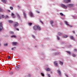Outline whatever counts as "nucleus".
Instances as JSON below:
<instances>
[{
    "instance_id": "nucleus-1",
    "label": "nucleus",
    "mask_w": 77,
    "mask_h": 77,
    "mask_svg": "<svg viewBox=\"0 0 77 77\" xmlns=\"http://www.w3.org/2000/svg\"><path fill=\"white\" fill-rule=\"evenodd\" d=\"M15 69L16 70H20L21 67L20 66H18L16 67Z\"/></svg>"
},
{
    "instance_id": "nucleus-2",
    "label": "nucleus",
    "mask_w": 77,
    "mask_h": 77,
    "mask_svg": "<svg viewBox=\"0 0 77 77\" xmlns=\"http://www.w3.org/2000/svg\"><path fill=\"white\" fill-rule=\"evenodd\" d=\"M14 27H17L18 26V23L17 22H14Z\"/></svg>"
},
{
    "instance_id": "nucleus-3",
    "label": "nucleus",
    "mask_w": 77,
    "mask_h": 77,
    "mask_svg": "<svg viewBox=\"0 0 77 77\" xmlns=\"http://www.w3.org/2000/svg\"><path fill=\"white\" fill-rule=\"evenodd\" d=\"M37 25H34L33 26V29L34 30H37Z\"/></svg>"
},
{
    "instance_id": "nucleus-4",
    "label": "nucleus",
    "mask_w": 77,
    "mask_h": 77,
    "mask_svg": "<svg viewBox=\"0 0 77 77\" xmlns=\"http://www.w3.org/2000/svg\"><path fill=\"white\" fill-rule=\"evenodd\" d=\"M2 22H0V32H1V31H2V30L3 29V26H2Z\"/></svg>"
},
{
    "instance_id": "nucleus-5",
    "label": "nucleus",
    "mask_w": 77,
    "mask_h": 77,
    "mask_svg": "<svg viewBox=\"0 0 77 77\" xmlns=\"http://www.w3.org/2000/svg\"><path fill=\"white\" fill-rule=\"evenodd\" d=\"M54 63L56 66H58V63H57V61H55L54 62Z\"/></svg>"
},
{
    "instance_id": "nucleus-6",
    "label": "nucleus",
    "mask_w": 77,
    "mask_h": 77,
    "mask_svg": "<svg viewBox=\"0 0 77 77\" xmlns=\"http://www.w3.org/2000/svg\"><path fill=\"white\" fill-rule=\"evenodd\" d=\"M23 17L24 18H27V16H26V13L25 12L23 11Z\"/></svg>"
},
{
    "instance_id": "nucleus-7",
    "label": "nucleus",
    "mask_w": 77,
    "mask_h": 77,
    "mask_svg": "<svg viewBox=\"0 0 77 77\" xmlns=\"http://www.w3.org/2000/svg\"><path fill=\"white\" fill-rule=\"evenodd\" d=\"M29 15H30L31 17H33V13L31 11L30 12Z\"/></svg>"
},
{
    "instance_id": "nucleus-8",
    "label": "nucleus",
    "mask_w": 77,
    "mask_h": 77,
    "mask_svg": "<svg viewBox=\"0 0 77 77\" xmlns=\"http://www.w3.org/2000/svg\"><path fill=\"white\" fill-rule=\"evenodd\" d=\"M64 2L66 3H68L69 2H71V0H64Z\"/></svg>"
},
{
    "instance_id": "nucleus-9",
    "label": "nucleus",
    "mask_w": 77,
    "mask_h": 77,
    "mask_svg": "<svg viewBox=\"0 0 77 77\" xmlns=\"http://www.w3.org/2000/svg\"><path fill=\"white\" fill-rule=\"evenodd\" d=\"M65 22L66 25H67V26H69V27H72V26H70V25L68 24V22H67V21H65Z\"/></svg>"
},
{
    "instance_id": "nucleus-10",
    "label": "nucleus",
    "mask_w": 77,
    "mask_h": 77,
    "mask_svg": "<svg viewBox=\"0 0 77 77\" xmlns=\"http://www.w3.org/2000/svg\"><path fill=\"white\" fill-rule=\"evenodd\" d=\"M57 71L58 72V74L60 75V76H61L62 75H61V72H60V71L59 70H57Z\"/></svg>"
},
{
    "instance_id": "nucleus-11",
    "label": "nucleus",
    "mask_w": 77,
    "mask_h": 77,
    "mask_svg": "<svg viewBox=\"0 0 77 77\" xmlns=\"http://www.w3.org/2000/svg\"><path fill=\"white\" fill-rule=\"evenodd\" d=\"M61 6L63 7V8H67V7H66V6H65V5L63 4H61Z\"/></svg>"
},
{
    "instance_id": "nucleus-12",
    "label": "nucleus",
    "mask_w": 77,
    "mask_h": 77,
    "mask_svg": "<svg viewBox=\"0 0 77 77\" xmlns=\"http://www.w3.org/2000/svg\"><path fill=\"white\" fill-rule=\"evenodd\" d=\"M37 30H41V28L40 26H37Z\"/></svg>"
},
{
    "instance_id": "nucleus-13",
    "label": "nucleus",
    "mask_w": 77,
    "mask_h": 77,
    "mask_svg": "<svg viewBox=\"0 0 77 77\" xmlns=\"http://www.w3.org/2000/svg\"><path fill=\"white\" fill-rule=\"evenodd\" d=\"M74 6V4H69L68 5V6L69 7H72Z\"/></svg>"
},
{
    "instance_id": "nucleus-14",
    "label": "nucleus",
    "mask_w": 77,
    "mask_h": 77,
    "mask_svg": "<svg viewBox=\"0 0 77 77\" xmlns=\"http://www.w3.org/2000/svg\"><path fill=\"white\" fill-rule=\"evenodd\" d=\"M17 17L19 20H21V17H20V16L18 14H17Z\"/></svg>"
},
{
    "instance_id": "nucleus-15",
    "label": "nucleus",
    "mask_w": 77,
    "mask_h": 77,
    "mask_svg": "<svg viewBox=\"0 0 77 77\" xmlns=\"http://www.w3.org/2000/svg\"><path fill=\"white\" fill-rule=\"evenodd\" d=\"M12 44L14 45H17V42H13Z\"/></svg>"
},
{
    "instance_id": "nucleus-16",
    "label": "nucleus",
    "mask_w": 77,
    "mask_h": 77,
    "mask_svg": "<svg viewBox=\"0 0 77 77\" xmlns=\"http://www.w3.org/2000/svg\"><path fill=\"white\" fill-rule=\"evenodd\" d=\"M2 0V1L3 3H5V4H6V2H8L7 0Z\"/></svg>"
},
{
    "instance_id": "nucleus-17",
    "label": "nucleus",
    "mask_w": 77,
    "mask_h": 77,
    "mask_svg": "<svg viewBox=\"0 0 77 77\" xmlns=\"http://www.w3.org/2000/svg\"><path fill=\"white\" fill-rule=\"evenodd\" d=\"M70 39H73V40H75V38H74V37H73V36H70Z\"/></svg>"
},
{
    "instance_id": "nucleus-18",
    "label": "nucleus",
    "mask_w": 77,
    "mask_h": 77,
    "mask_svg": "<svg viewBox=\"0 0 77 77\" xmlns=\"http://www.w3.org/2000/svg\"><path fill=\"white\" fill-rule=\"evenodd\" d=\"M66 52L69 54V55H71V52L69 51H66Z\"/></svg>"
},
{
    "instance_id": "nucleus-19",
    "label": "nucleus",
    "mask_w": 77,
    "mask_h": 77,
    "mask_svg": "<svg viewBox=\"0 0 77 77\" xmlns=\"http://www.w3.org/2000/svg\"><path fill=\"white\" fill-rule=\"evenodd\" d=\"M46 70L47 71H50L51 69H50L49 68H47Z\"/></svg>"
},
{
    "instance_id": "nucleus-20",
    "label": "nucleus",
    "mask_w": 77,
    "mask_h": 77,
    "mask_svg": "<svg viewBox=\"0 0 77 77\" xmlns=\"http://www.w3.org/2000/svg\"><path fill=\"white\" fill-rule=\"evenodd\" d=\"M11 38H16V35H12L11 36Z\"/></svg>"
},
{
    "instance_id": "nucleus-21",
    "label": "nucleus",
    "mask_w": 77,
    "mask_h": 77,
    "mask_svg": "<svg viewBox=\"0 0 77 77\" xmlns=\"http://www.w3.org/2000/svg\"><path fill=\"white\" fill-rule=\"evenodd\" d=\"M28 24L29 26H31L32 25V23H28Z\"/></svg>"
},
{
    "instance_id": "nucleus-22",
    "label": "nucleus",
    "mask_w": 77,
    "mask_h": 77,
    "mask_svg": "<svg viewBox=\"0 0 77 77\" xmlns=\"http://www.w3.org/2000/svg\"><path fill=\"white\" fill-rule=\"evenodd\" d=\"M63 38H67L68 37V35H64L63 36Z\"/></svg>"
},
{
    "instance_id": "nucleus-23",
    "label": "nucleus",
    "mask_w": 77,
    "mask_h": 77,
    "mask_svg": "<svg viewBox=\"0 0 77 77\" xmlns=\"http://www.w3.org/2000/svg\"><path fill=\"white\" fill-rule=\"evenodd\" d=\"M58 34L59 36H61V35H62V34L60 32H58Z\"/></svg>"
},
{
    "instance_id": "nucleus-24",
    "label": "nucleus",
    "mask_w": 77,
    "mask_h": 77,
    "mask_svg": "<svg viewBox=\"0 0 77 77\" xmlns=\"http://www.w3.org/2000/svg\"><path fill=\"white\" fill-rule=\"evenodd\" d=\"M9 23H11V24H12L13 23V21L11 20H9Z\"/></svg>"
},
{
    "instance_id": "nucleus-25",
    "label": "nucleus",
    "mask_w": 77,
    "mask_h": 77,
    "mask_svg": "<svg viewBox=\"0 0 77 77\" xmlns=\"http://www.w3.org/2000/svg\"><path fill=\"white\" fill-rule=\"evenodd\" d=\"M10 34H11V35H13V34H14V32L12 31H10Z\"/></svg>"
},
{
    "instance_id": "nucleus-26",
    "label": "nucleus",
    "mask_w": 77,
    "mask_h": 77,
    "mask_svg": "<svg viewBox=\"0 0 77 77\" xmlns=\"http://www.w3.org/2000/svg\"><path fill=\"white\" fill-rule=\"evenodd\" d=\"M60 65H63V62H62L61 61H60Z\"/></svg>"
},
{
    "instance_id": "nucleus-27",
    "label": "nucleus",
    "mask_w": 77,
    "mask_h": 77,
    "mask_svg": "<svg viewBox=\"0 0 77 77\" xmlns=\"http://www.w3.org/2000/svg\"><path fill=\"white\" fill-rule=\"evenodd\" d=\"M4 46H7V45H8V43H4Z\"/></svg>"
},
{
    "instance_id": "nucleus-28",
    "label": "nucleus",
    "mask_w": 77,
    "mask_h": 77,
    "mask_svg": "<svg viewBox=\"0 0 77 77\" xmlns=\"http://www.w3.org/2000/svg\"><path fill=\"white\" fill-rule=\"evenodd\" d=\"M57 39L58 40H59V39H60V38L58 36H57Z\"/></svg>"
},
{
    "instance_id": "nucleus-29",
    "label": "nucleus",
    "mask_w": 77,
    "mask_h": 77,
    "mask_svg": "<svg viewBox=\"0 0 77 77\" xmlns=\"http://www.w3.org/2000/svg\"><path fill=\"white\" fill-rule=\"evenodd\" d=\"M10 9L11 10H14V8H13L12 7H10Z\"/></svg>"
},
{
    "instance_id": "nucleus-30",
    "label": "nucleus",
    "mask_w": 77,
    "mask_h": 77,
    "mask_svg": "<svg viewBox=\"0 0 77 77\" xmlns=\"http://www.w3.org/2000/svg\"><path fill=\"white\" fill-rule=\"evenodd\" d=\"M41 74L43 76V77H44L45 75H44V73H41Z\"/></svg>"
},
{
    "instance_id": "nucleus-31",
    "label": "nucleus",
    "mask_w": 77,
    "mask_h": 77,
    "mask_svg": "<svg viewBox=\"0 0 77 77\" xmlns=\"http://www.w3.org/2000/svg\"><path fill=\"white\" fill-rule=\"evenodd\" d=\"M9 74H14V73L13 72H9Z\"/></svg>"
},
{
    "instance_id": "nucleus-32",
    "label": "nucleus",
    "mask_w": 77,
    "mask_h": 77,
    "mask_svg": "<svg viewBox=\"0 0 77 77\" xmlns=\"http://www.w3.org/2000/svg\"><path fill=\"white\" fill-rule=\"evenodd\" d=\"M51 25H53V21L51 20Z\"/></svg>"
},
{
    "instance_id": "nucleus-33",
    "label": "nucleus",
    "mask_w": 77,
    "mask_h": 77,
    "mask_svg": "<svg viewBox=\"0 0 77 77\" xmlns=\"http://www.w3.org/2000/svg\"><path fill=\"white\" fill-rule=\"evenodd\" d=\"M60 15H61V16H63V14L62 13H60Z\"/></svg>"
},
{
    "instance_id": "nucleus-34",
    "label": "nucleus",
    "mask_w": 77,
    "mask_h": 77,
    "mask_svg": "<svg viewBox=\"0 0 77 77\" xmlns=\"http://www.w3.org/2000/svg\"><path fill=\"white\" fill-rule=\"evenodd\" d=\"M32 37L33 38H34V39H35V37L33 35H32Z\"/></svg>"
},
{
    "instance_id": "nucleus-35",
    "label": "nucleus",
    "mask_w": 77,
    "mask_h": 77,
    "mask_svg": "<svg viewBox=\"0 0 77 77\" xmlns=\"http://www.w3.org/2000/svg\"><path fill=\"white\" fill-rule=\"evenodd\" d=\"M28 76L29 77H30L31 76H32V75L30 74L29 73L28 74Z\"/></svg>"
},
{
    "instance_id": "nucleus-36",
    "label": "nucleus",
    "mask_w": 77,
    "mask_h": 77,
    "mask_svg": "<svg viewBox=\"0 0 77 77\" xmlns=\"http://www.w3.org/2000/svg\"><path fill=\"white\" fill-rule=\"evenodd\" d=\"M72 56H73V57H75V55L74 54H72Z\"/></svg>"
},
{
    "instance_id": "nucleus-37",
    "label": "nucleus",
    "mask_w": 77,
    "mask_h": 77,
    "mask_svg": "<svg viewBox=\"0 0 77 77\" xmlns=\"http://www.w3.org/2000/svg\"><path fill=\"white\" fill-rule=\"evenodd\" d=\"M1 16L3 18H5V16L3 15H1Z\"/></svg>"
},
{
    "instance_id": "nucleus-38",
    "label": "nucleus",
    "mask_w": 77,
    "mask_h": 77,
    "mask_svg": "<svg viewBox=\"0 0 77 77\" xmlns=\"http://www.w3.org/2000/svg\"><path fill=\"white\" fill-rule=\"evenodd\" d=\"M11 15V16H14V13H12Z\"/></svg>"
},
{
    "instance_id": "nucleus-39",
    "label": "nucleus",
    "mask_w": 77,
    "mask_h": 77,
    "mask_svg": "<svg viewBox=\"0 0 77 77\" xmlns=\"http://www.w3.org/2000/svg\"><path fill=\"white\" fill-rule=\"evenodd\" d=\"M40 23H42V24H44V23H43L42 21H41V20L40 21Z\"/></svg>"
},
{
    "instance_id": "nucleus-40",
    "label": "nucleus",
    "mask_w": 77,
    "mask_h": 77,
    "mask_svg": "<svg viewBox=\"0 0 77 77\" xmlns=\"http://www.w3.org/2000/svg\"><path fill=\"white\" fill-rule=\"evenodd\" d=\"M16 30H17V31H19V30H20L19 29L17 28L16 29Z\"/></svg>"
},
{
    "instance_id": "nucleus-41",
    "label": "nucleus",
    "mask_w": 77,
    "mask_h": 77,
    "mask_svg": "<svg viewBox=\"0 0 77 77\" xmlns=\"http://www.w3.org/2000/svg\"><path fill=\"white\" fill-rule=\"evenodd\" d=\"M8 59H11V56H9L8 57Z\"/></svg>"
},
{
    "instance_id": "nucleus-42",
    "label": "nucleus",
    "mask_w": 77,
    "mask_h": 77,
    "mask_svg": "<svg viewBox=\"0 0 77 77\" xmlns=\"http://www.w3.org/2000/svg\"><path fill=\"white\" fill-rule=\"evenodd\" d=\"M36 12H37V13H38V14H39V12L38 11H36Z\"/></svg>"
},
{
    "instance_id": "nucleus-43",
    "label": "nucleus",
    "mask_w": 77,
    "mask_h": 77,
    "mask_svg": "<svg viewBox=\"0 0 77 77\" xmlns=\"http://www.w3.org/2000/svg\"><path fill=\"white\" fill-rule=\"evenodd\" d=\"M0 12H2V10L1 8H0Z\"/></svg>"
},
{
    "instance_id": "nucleus-44",
    "label": "nucleus",
    "mask_w": 77,
    "mask_h": 77,
    "mask_svg": "<svg viewBox=\"0 0 77 77\" xmlns=\"http://www.w3.org/2000/svg\"><path fill=\"white\" fill-rule=\"evenodd\" d=\"M64 43H65V42H62L61 44H64Z\"/></svg>"
},
{
    "instance_id": "nucleus-45",
    "label": "nucleus",
    "mask_w": 77,
    "mask_h": 77,
    "mask_svg": "<svg viewBox=\"0 0 77 77\" xmlns=\"http://www.w3.org/2000/svg\"><path fill=\"white\" fill-rule=\"evenodd\" d=\"M74 51H77V49H74Z\"/></svg>"
},
{
    "instance_id": "nucleus-46",
    "label": "nucleus",
    "mask_w": 77,
    "mask_h": 77,
    "mask_svg": "<svg viewBox=\"0 0 77 77\" xmlns=\"http://www.w3.org/2000/svg\"><path fill=\"white\" fill-rule=\"evenodd\" d=\"M48 75L49 77H50V75L48 74Z\"/></svg>"
},
{
    "instance_id": "nucleus-47",
    "label": "nucleus",
    "mask_w": 77,
    "mask_h": 77,
    "mask_svg": "<svg viewBox=\"0 0 77 77\" xmlns=\"http://www.w3.org/2000/svg\"><path fill=\"white\" fill-rule=\"evenodd\" d=\"M6 18H8V15H6L5 16Z\"/></svg>"
},
{
    "instance_id": "nucleus-48",
    "label": "nucleus",
    "mask_w": 77,
    "mask_h": 77,
    "mask_svg": "<svg viewBox=\"0 0 77 77\" xmlns=\"http://www.w3.org/2000/svg\"><path fill=\"white\" fill-rule=\"evenodd\" d=\"M66 77H68V75H66Z\"/></svg>"
},
{
    "instance_id": "nucleus-49",
    "label": "nucleus",
    "mask_w": 77,
    "mask_h": 77,
    "mask_svg": "<svg viewBox=\"0 0 77 77\" xmlns=\"http://www.w3.org/2000/svg\"><path fill=\"white\" fill-rule=\"evenodd\" d=\"M72 33H75V31H72Z\"/></svg>"
},
{
    "instance_id": "nucleus-50",
    "label": "nucleus",
    "mask_w": 77,
    "mask_h": 77,
    "mask_svg": "<svg viewBox=\"0 0 77 77\" xmlns=\"http://www.w3.org/2000/svg\"><path fill=\"white\" fill-rule=\"evenodd\" d=\"M14 50V48H11V50Z\"/></svg>"
},
{
    "instance_id": "nucleus-51",
    "label": "nucleus",
    "mask_w": 77,
    "mask_h": 77,
    "mask_svg": "<svg viewBox=\"0 0 77 77\" xmlns=\"http://www.w3.org/2000/svg\"><path fill=\"white\" fill-rule=\"evenodd\" d=\"M0 20H2V17L0 16Z\"/></svg>"
},
{
    "instance_id": "nucleus-52",
    "label": "nucleus",
    "mask_w": 77,
    "mask_h": 77,
    "mask_svg": "<svg viewBox=\"0 0 77 77\" xmlns=\"http://www.w3.org/2000/svg\"><path fill=\"white\" fill-rule=\"evenodd\" d=\"M14 48H15V49H16V47H14Z\"/></svg>"
},
{
    "instance_id": "nucleus-53",
    "label": "nucleus",
    "mask_w": 77,
    "mask_h": 77,
    "mask_svg": "<svg viewBox=\"0 0 77 77\" xmlns=\"http://www.w3.org/2000/svg\"><path fill=\"white\" fill-rule=\"evenodd\" d=\"M17 7H18V8H20V6L18 5V6H17Z\"/></svg>"
},
{
    "instance_id": "nucleus-54",
    "label": "nucleus",
    "mask_w": 77,
    "mask_h": 77,
    "mask_svg": "<svg viewBox=\"0 0 77 77\" xmlns=\"http://www.w3.org/2000/svg\"><path fill=\"white\" fill-rule=\"evenodd\" d=\"M2 45L0 44V47H1V46Z\"/></svg>"
},
{
    "instance_id": "nucleus-55",
    "label": "nucleus",
    "mask_w": 77,
    "mask_h": 77,
    "mask_svg": "<svg viewBox=\"0 0 77 77\" xmlns=\"http://www.w3.org/2000/svg\"><path fill=\"white\" fill-rule=\"evenodd\" d=\"M14 18H15V17H13Z\"/></svg>"
},
{
    "instance_id": "nucleus-56",
    "label": "nucleus",
    "mask_w": 77,
    "mask_h": 77,
    "mask_svg": "<svg viewBox=\"0 0 77 77\" xmlns=\"http://www.w3.org/2000/svg\"><path fill=\"white\" fill-rule=\"evenodd\" d=\"M8 11H9V12H10V10H8Z\"/></svg>"
},
{
    "instance_id": "nucleus-57",
    "label": "nucleus",
    "mask_w": 77,
    "mask_h": 77,
    "mask_svg": "<svg viewBox=\"0 0 77 77\" xmlns=\"http://www.w3.org/2000/svg\"><path fill=\"white\" fill-rule=\"evenodd\" d=\"M10 69H11V68H10Z\"/></svg>"
},
{
    "instance_id": "nucleus-58",
    "label": "nucleus",
    "mask_w": 77,
    "mask_h": 77,
    "mask_svg": "<svg viewBox=\"0 0 77 77\" xmlns=\"http://www.w3.org/2000/svg\"><path fill=\"white\" fill-rule=\"evenodd\" d=\"M26 65H27L26 64H25Z\"/></svg>"
},
{
    "instance_id": "nucleus-59",
    "label": "nucleus",
    "mask_w": 77,
    "mask_h": 77,
    "mask_svg": "<svg viewBox=\"0 0 77 77\" xmlns=\"http://www.w3.org/2000/svg\"><path fill=\"white\" fill-rule=\"evenodd\" d=\"M35 47H36V46H35Z\"/></svg>"
},
{
    "instance_id": "nucleus-60",
    "label": "nucleus",
    "mask_w": 77,
    "mask_h": 77,
    "mask_svg": "<svg viewBox=\"0 0 77 77\" xmlns=\"http://www.w3.org/2000/svg\"><path fill=\"white\" fill-rule=\"evenodd\" d=\"M35 47H36V46H35Z\"/></svg>"
}]
</instances>
